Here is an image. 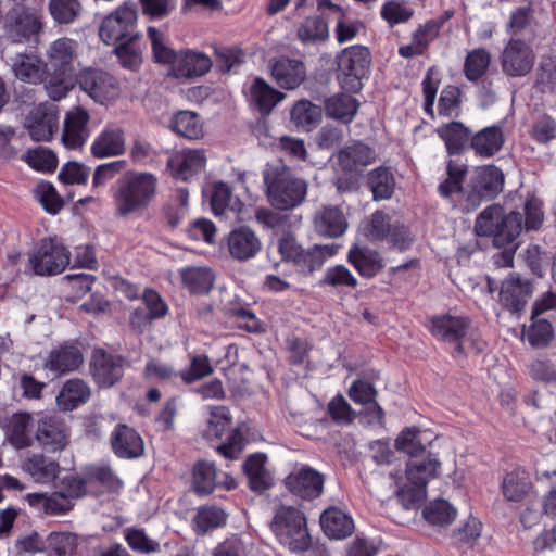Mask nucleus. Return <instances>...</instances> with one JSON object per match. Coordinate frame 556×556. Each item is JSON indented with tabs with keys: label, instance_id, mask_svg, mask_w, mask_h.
<instances>
[{
	"label": "nucleus",
	"instance_id": "1",
	"mask_svg": "<svg viewBox=\"0 0 556 556\" xmlns=\"http://www.w3.org/2000/svg\"><path fill=\"white\" fill-rule=\"evenodd\" d=\"M262 177L267 200L276 210H292L301 205L307 195V181L280 161L267 163Z\"/></svg>",
	"mask_w": 556,
	"mask_h": 556
},
{
	"label": "nucleus",
	"instance_id": "2",
	"mask_svg": "<svg viewBox=\"0 0 556 556\" xmlns=\"http://www.w3.org/2000/svg\"><path fill=\"white\" fill-rule=\"evenodd\" d=\"M157 179L150 173H130L118 179L114 193L116 214L121 217L146 208L156 192Z\"/></svg>",
	"mask_w": 556,
	"mask_h": 556
},
{
	"label": "nucleus",
	"instance_id": "3",
	"mask_svg": "<svg viewBox=\"0 0 556 556\" xmlns=\"http://www.w3.org/2000/svg\"><path fill=\"white\" fill-rule=\"evenodd\" d=\"M441 468V462L432 454L427 457L417 456L409 458L406 464L405 481L399 485V497L405 508L418 506L427 495L428 482L437 478Z\"/></svg>",
	"mask_w": 556,
	"mask_h": 556
},
{
	"label": "nucleus",
	"instance_id": "4",
	"mask_svg": "<svg viewBox=\"0 0 556 556\" xmlns=\"http://www.w3.org/2000/svg\"><path fill=\"white\" fill-rule=\"evenodd\" d=\"M270 529L279 543L292 553L306 552L312 545L306 517L299 508L288 505L277 507Z\"/></svg>",
	"mask_w": 556,
	"mask_h": 556
},
{
	"label": "nucleus",
	"instance_id": "5",
	"mask_svg": "<svg viewBox=\"0 0 556 556\" xmlns=\"http://www.w3.org/2000/svg\"><path fill=\"white\" fill-rule=\"evenodd\" d=\"M42 13L34 8L14 4L4 15L2 39L10 43L38 42L43 30Z\"/></svg>",
	"mask_w": 556,
	"mask_h": 556
},
{
	"label": "nucleus",
	"instance_id": "6",
	"mask_svg": "<svg viewBox=\"0 0 556 556\" xmlns=\"http://www.w3.org/2000/svg\"><path fill=\"white\" fill-rule=\"evenodd\" d=\"M231 416L225 406L211 410L204 438L208 441L224 440L216 451L228 459H237L244 450L245 438L239 429H231Z\"/></svg>",
	"mask_w": 556,
	"mask_h": 556
},
{
	"label": "nucleus",
	"instance_id": "7",
	"mask_svg": "<svg viewBox=\"0 0 556 556\" xmlns=\"http://www.w3.org/2000/svg\"><path fill=\"white\" fill-rule=\"evenodd\" d=\"M338 81L340 86L350 92H358L362 80L369 74L371 54L365 46H351L341 51L337 56Z\"/></svg>",
	"mask_w": 556,
	"mask_h": 556
},
{
	"label": "nucleus",
	"instance_id": "8",
	"mask_svg": "<svg viewBox=\"0 0 556 556\" xmlns=\"http://www.w3.org/2000/svg\"><path fill=\"white\" fill-rule=\"evenodd\" d=\"M70 251L56 239L43 238L28 258L30 271L37 276L61 274L70 264Z\"/></svg>",
	"mask_w": 556,
	"mask_h": 556
},
{
	"label": "nucleus",
	"instance_id": "9",
	"mask_svg": "<svg viewBox=\"0 0 556 556\" xmlns=\"http://www.w3.org/2000/svg\"><path fill=\"white\" fill-rule=\"evenodd\" d=\"M504 174L495 165H485L476 169L465 192L464 210H476L484 199L497 195L504 187Z\"/></svg>",
	"mask_w": 556,
	"mask_h": 556
},
{
	"label": "nucleus",
	"instance_id": "10",
	"mask_svg": "<svg viewBox=\"0 0 556 556\" xmlns=\"http://www.w3.org/2000/svg\"><path fill=\"white\" fill-rule=\"evenodd\" d=\"M126 365L127 361L124 356L97 348L92 351L89 370L99 388L109 389L122 380Z\"/></svg>",
	"mask_w": 556,
	"mask_h": 556
},
{
	"label": "nucleus",
	"instance_id": "11",
	"mask_svg": "<svg viewBox=\"0 0 556 556\" xmlns=\"http://www.w3.org/2000/svg\"><path fill=\"white\" fill-rule=\"evenodd\" d=\"M136 24L137 11L131 7H118L102 21L99 28L100 38L105 45L138 39Z\"/></svg>",
	"mask_w": 556,
	"mask_h": 556
},
{
	"label": "nucleus",
	"instance_id": "12",
	"mask_svg": "<svg viewBox=\"0 0 556 556\" xmlns=\"http://www.w3.org/2000/svg\"><path fill=\"white\" fill-rule=\"evenodd\" d=\"M427 328L438 341L453 345L456 353L465 351L459 340L468 333L470 319L459 315L440 314L429 318Z\"/></svg>",
	"mask_w": 556,
	"mask_h": 556
},
{
	"label": "nucleus",
	"instance_id": "13",
	"mask_svg": "<svg viewBox=\"0 0 556 556\" xmlns=\"http://www.w3.org/2000/svg\"><path fill=\"white\" fill-rule=\"evenodd\" d=\"M500 61L502 72L507 77H525L534 66L535 54L523 40L513 38L504 47Z\"/></svg>",
	"mask_w": 556,
	"mask_h": 556
},
{
	"label": "nucleus",
	"instance_id": "14",
	"mask_svg": "<svg viewBox=\"0 0 556 556\" xmlns=\"http://www.w3.org/2000/svg\"><path fill=\"white\" fill-rule=\"evenodd\" d=\"M77 84L96 102L105 103L118 96V83L110 73L98 68H86L77 76Z\"/></svg>",
	"mask_w": 556,
	"mask_h": 556
},
{
	"label": "nucleus",
	"instance_id": "15",
	"mask_svg": "<svg viewBox=\"0 0 556 556\" xmlns=\"http://www.w3.org/2000/svg\"><path fill=\"white\" fill-rule=\"evenodd\" d=\"M35 440L47 452H62L68 444L65 424L55 416H42L36 421Z\"/></svg>",
	"mask_w": 556,
	"mask_h": 556
},
{
	"label": "nucleus",
	"instance_id": "16",
	"mask_svg": "<svg viewBox=\"0 0 556 556\" xmlns=\"http://www.w3.org/2000/svg\"><path fill=\"white\" fill-rule=\"evenodd\" d=\"M532 286L519 274L513 273L503 282L500 290V303L511 314L519 316L531 298Z\"/></svg>",
	"mask_w": 556,
	"mask_h": 556
},
{
	"label": "nucleus",
	"instance_id": "17",
	"mask_svg": "<svg viewBox=\"0 0 556 556\" xmlns=\"http://www.w3.org/2000/svg\"><path fill=\"white\" fill-rule=\"evenodd\" d=\"M324 476L309 466L289 473L285 479L286 488L303 500L319 497L324 490Z\"/></svg>",
	"mask_w": 556,
	"mask_h": 556
},
{
	"label": "nucleus",
	"instance_id": "18",
	"mask_svg": "<svg viewBox=\"0 0 556 556\" xmlns=\"http://www.w3.org/2000/svg\"><path fill=\"white\" fill-rule=\"evenodd\" d=\"M84 363V353L78 343L64 341L52 349L45 361V368L58 375L77 370Z\"/></svg>",
	"mask_w": 556,
	"mask_h": 556
},
{
	"label": "nucleus",
	"instance_id": "19",
	"mask_svg": "<svg viewBox=\"0 0 556 556\" xmlns=\"http://www.w3.org/2000/svg\"><path fill=\"white\" fill-rule=\"evenodd\" d=\"M206 155L203 149H182L170 154L167 168L175 179L187 181L204 169Z\"/></svg>",
	"mask_w": 556,
	"mask_h": 556
},
{
	"label": "nucleus",
	"instance_id": "20",
	"mask_svg": "<svg viewBox=\"0 0 556 556\" xmlns=\"http://www.w3.org/2000/svg\"><path fill=\"white\" fill-rule=\"evenodd\" d=\"M522 220L523 217L521 213L511 211L509 214H506L492 236L493 244L497 248H507L508 245H513L510 249H506L501 255L504 266L513 265L514 252L517 248L515 241L521 233Z\"/></svg>",
	"mask_w": 556,
	"mask_h": 556
},
{
	"label": "nucleus",
	"instance_id": "21",
	"mask_svg": "<svg viewBox=\"0 0 556 556\" xmlns=\"http://www.w3.org/2000/svg\"><path fill=\"white\" fill-rule=\"evenodd\" d=\"M113 453L121 459H136L143 455L144 443L140 434L125 424H117L110 437Z\"/></svg>",
	"mask_w": 556,
	"mask_h": 556
},
{
	"label": "nucleus",
	"instance_id": "22",
	"mask_svg": "<svg viewBox=\"0 0 556 556\" xmlns=\"http://www.w3.org/2000/svg\"><path fill=\"white\" fill-rule=\"evenodd\" d=\"M26 127L33 140L49 141L58 129V114L54 105L40 104L26 118Z\"/></svg>",
	"mask_w": 556,
	"mask_h": 556
},
{
	"label": "nucleus",
	"instance_id": "23",
	"mask_svg": "<svg viewBox=\"0 0 556 556\" xmlns=\"http://www.w3.org/2000/svg\"><path fill=\"white\" fill-rule=\"evenodd\" d=\"M22 470L34 482L49 484L58 478L61 466L58 458L39 452L29 454L23 460Z\"/></svg>",
	"mask_w": 556,
	"mask_h": 556
},
{
	"label": "nucleus",
	"instance_id": "24",
	"mask_svg": "<svg viewBox=\"0 0 556 556\" xmlns=\"http://www.w3.org/2000/svg\"><path fill=\"white\" fill-rule=\"evenodd\" d=\"M270 74L279 87L293 90L305 80L306 67L301 60L281 56L271 62Z\"/></svg>",
	"mask_w": 556,
	"mask_h": 556
},
{
	"label": "nucleus",
	"instance_id": "25",
	"mask_svg": "<svg viewBox=\"0 0 556 556\" xmlns=\"http://www.w3.org/2000/svg\"><path fill=\"white\" fill-rule=\"evenodd\" d=\"M349 395L353 402L367 406L364 414L368 418V424L383 425L384 412L375 401L377 390L372 383L365 380H355L350 387Z\"/></svg>",
	"mask_w": 556,
	"mask_h": 556
},
{
	"label": "nucleus",
	"instance_id": "26",
	"mask_svg": "<svg viewBox=\"0 0 556 556\" xmlns=\"http://www.w3.org/2000/svg\"><path fill=\"white\" fill-rule=\"evenodd\" d=\"M227 244L230 255L241 262L253 258L262 248L260 238L247 226L230 231Z\"/></svg>",
	"mask_w": 556,
	"mask_h": 556
},
{
	"label": "nucleus",
	"instance_id": "27",
	"mask_svg": "<svg viewBox=\"0 0 556 556\" xmlns=\"http://www.w3.org/2000/svg\"><path fill=\"white\" fill-rule=\"evenodd\" d=\"M77 43L75 40L63 37L54 40L48 51L47 71L75 73L74 60Z\"/></svg>",
	"mask_w": 556,
	"mask_h": 556
},
{
	"label": "nucleus",
	"instance_id": "28",
	"mask_svg": "<svg viewBox=\"0 0 556 556\" xmlns=\"http://www.w3.org/2000/svg\"><path fill=\"white\" fill-rule=\"evenodd\" d=\"M213 65L212 60L202 52L179 51L172 68L177 78L199 77L206 74Z\"/></svg>",
	"mask_w": 556,
	"mask_h": 556
},
{
	"label": "nucleus",
	"instance_id": "29",
	"mask_svg": "<svg viewBox=\"0 0 556 556\" xmlns=\"http://www.w3.org/2000/svg\"><path fill=\"white\" fill-rule=\"evenodd\" d=\"M314 227L319 236L327 238L341 237L346 228L348 222L343 212L337 206H325L314 217Z\"/></svg>",
	"mask_w": 556,
	"mask_h": 556
},
{
	"label": "nucleus",
	"instance_id": "30",
	"mask_svg": "<svg viewBox=\"0 0 556 556\" xmlns=\"http://www.w3.org/2000/svg\"><path fill=\"white\" fill-rule=\"evenodd\" d=\"M90 396L91 389L85 380L79 378L68 379L56 396V405L61 410L72 412L87 403Z\"/></svg>",
	"mask_w": 556,
	"mask_h": 556
},
{
	"label": "nucleus",
	"instance_id": "31",
	"mask_svg": "<svg viewBox=\"0 0 556 556\" xmlns=\"http://www.w3.org/2000/svg\"><path fill=\"white\" fill-rule=\"evenodd\" d=\"M438 136L443 140L450 156L460 155L467 147L470 148L471 130L460 122H451L437 129Z\"/></svg>",
	"mask_w": 556,
	"mask_h": 556
},
{
	"label": "nucleus",
	"instance_id": "32",
	"mask_svg": "<svg viewBox=\"0 0 556 556\" xmlns=\"http://www.w3.org/2000/svg\"><path fill=\"white\" fill-rule=\"evenodd\" d=\"M266 462V454L255 453L243 463V471L248 478L249 486L254 492L262 493L274 484L273 476L265 467Z\"/></svg>",
	"mask_w": 556,
	"mask_h": 556
},
{
	"label": "nucleus",
	"instance_id": "33",
	"mask_svg": "<svg viewBox=\"0 0 556 556\" xmlns=\"http://www.w3.org/2000/svg\"><path fill=\"white\" fill-rule=\"evenodd\" d=\"M36 421L28 413L13 414L7 425V435L16 448H25L33 444L31 432H35Z\"/></svg>",
	"mask_w": 556,
	"mask_h": 556
},
{
	"label": "nucleus",
	"instance_id": "34",
	"mask_svg": "<svg viewBox=\"0 0 556 556\" xmlns=\"http://www.w3.org/2000/svg\"><path fill=\"white\" fill-rule=\"evenodd\" d=\"M320 525L327 536L337 540L350 536L355 529L352 517L337 507H330L321 514Z\"/></svg>",
	"mask_w": 556,
	"mask_h": 556
},
{
	"label": "nucleus",
	"instance_id": "35",
	"mask_svg": "<svg viewBox=\"0 0 556 556\" xmlns=\"http://www.w3.org/2000/svg\"><path fill=\"white\" fill-rule=\"evenodd\" d=\"M504 144V134L500 125H492L472 134L470 148L481 157H492Z\"/></svg>",
	"mask_w": 556,
	"mask_h": 556
},
{
	"label": "nucleus",
	"instance_id": "36",
	"mask_svg": "<svg viewBox=\"0 0 556 556\" xmlns=\"http://www.w3.org/2000/svg\"><path fill=\"white\" fill-rule=\"evenodd\" d=\"M376 152L371 147L356 141L339 151L338 162L344 172H353L358 167L372 164L376 161Z\"/></svg>",
	"mask_w": 556,
	"mask_h": 556
},
{
	"label": "nucleus",
	"instance_id": "37",
	"mask_svg": "<svg viewBox=\"0 0 556 556\" xmlns=\"http://www.w3.org/2000/svg\"><path fill=\"white\" fill-rule=\"evenodd\" d=\"M89 114L86 110L76 108L66 114L62 140L67 148L76 149L86 140V127Z\"/></svg>",
	"mask_w": 556,
	"mask_h": 556
},
{
	"label": "nucleus",
	"instance_id": "38",
	"mask_svg": "<svg viewBox=\"0 0 556 556\" xmlns=\"http://www.w3.org/2000/svg\"><path fill=\"white\" fill-rule=\"evenodd\" d=\"M348 261L364 278H372L383 268L382 258L377 251L358 244L350 249Z\"/></svg>",
	"mask_w": 556,
	"mask_h": 556
},
{
	"label": "nucleus",
	"instance_id": "39",
	"mask_svg": "<svg viewBox=\"0 0 556 556\" xmlns=\"http://www.w3.org/2000/svg\"><path fill=\"white\" fill-rule=\"evenodd\" d=\"M250 98L263 115H268L286 94L271 87L265 79L256 77L250 86Z\"/></svg>",
	"mask_w": 556,
	"mask_h": 556
},
{
	"label": "nucleus",
	"instance_id": "40",
	"mask_svg": "<svg viewBox=\"0 0 556 556\" xmlns=\"http://www.w3.org/2000/svg\"><path fill=\"white\" fill-rule=\"evenodd\" d=\"M324 106L327 117L349 125L354 119L359 103L351 94L342 92L327 98L324 102Z\"/></svg>",
	"mask_w": 556,
	"mask_h": 556
},
{
	"label": "nucleus",
	"instance_id": "41",
	"mask_svg": "<svg viewBox=\"0 0 556 556\" xmlns=\"http://www.w3.org/2000/svg\"><path fill=\"white\" fill-rule=\"evenodd\" d=\"M338 244H315L312 249H302L293 264L299 271L309 275L320 268L324 262L338 253Z\"/></svg>",
	"mask_w": 556,
	"mask_h": 556
},
{
	"label": "nucleus",
	"instance_id": "42",
	"mask_svg": "<svg viewBox=\"0 0 556 556\" xmlns=\"http://www.w3.org/2000/svg\"><path fill=\"white\" fill-rule=\"evenodd\" d=\"M124 152L125 137L121 128H105L91 146V153L98 159L117 156Z\"/></svg>",
	"mask_w": 556,
	"mask_h": 556
},
{
	"label": "nucleus",
	"instance_id": "43",
	"mask_svg": "<svg viewBox=\"0 0 556 556\" xmlns=\"http://www.w3.org/2000/svg\"><path fill=\"white\" fill-rule=\"evenodd\" d=\"M12 68L15 76L25 83L37 84L42 80L47 72L46 64L34 54L20 53L12 59Z\"/></svg>",
	"mask_w": 556,
	"mask_h": 556
},
{
	"label": "nucleus",
	"instance_id": "44",
	"mask_svg": "<svg viewBox=\"0 0 556 556\" xmlns=\"http://www.w3.org/2000/svg\"><path fill=\"white\" fill-rule=\"evenodd\" d=\"M172 131L189 140L203 137V124L199 114L192 111H179L173 115L169 123Z\"/></svg>",
	"mask_w": 556,
	"mask_h": 556
},
{
	"label": "nucleus",
	"instance_id": "45",
	"mask_svg": "<svg viewBox=\"0 0 556 556\" xmlns=\"http://www.w3.org/2000/svg\"><path fill=\"white\" fill-rule=\"evenodd\" d=\"M227 513L217 505H202L193 517L194 531L198 534H205L217 528L224 527L227 522Z\"/></svg>",
	"mask_w": 556,
	"mask_h": 556
},
{
	"label": "nucleus",
	"instance_id": "46",
	"mask_svg": "<svg viewBox=\"0 0 556 556\" xmlns=\"http://www.w3.org/2000/svg\"><path fill=\"white\" fill-rule=\"evenodd\" d=\"M217 470L215 464L198 460L192 469V489L199 496L210 495L216 488Z\"/></svg>",
	"mask_w": 556,
	"mask_h": 556
},
{
	"label": "nucleus",
	"instance_id": "47",
	"mask_svg": "<svg viewBox=\"0 0 556 556\" xmlns=\"http://www.w3.org/2000/svg\"><path fill=\"white\" fill-rule=\"evenodd\" d=\"M367 186L375 201L388 200L394 192V176L388 167H377L368 173Z\"/></svg>",
	"mask_w": 556,
	"mask_h": 556
},
{
	"label": "nucleus",
	"instance_id": "48",
	"mask_svg": "<svg viewBox=\"0 0 556 556\" xmlns=\"http://www.w3.org/2000/svg\"><path fill=\"white\" fill-rule=\"evenodd\" d=\"M47 80L45 89L49 98L53 101H59L65 98L68 92L77 84V76L75 73H64L47 71Z\"/></svg>",
	"mask_w": 556,
	"mask_h": 556
},
{
	"label": "nucleus",
	"instance_id": "49",
	"mask_svg": "<svg viewBox=\"0 0 556 556\" xmlns=\"http://www.w3.org/2000/svg\"><path fill=\"white\" fill-rule=\"evenodd\" d=\"M291 122L303 130H311L321 121L320 106L308 100L298 101L291 110Z\"/></svg>",
	"mask_w": 556,
	"mask_h": 556
},
{
	"label": "nucleus",
	"instance_id": "50",
	"mask_svg": "<svg viewBox=\"0 0 556 556\" xmlns=\"http://www.w3.org/2000/svg\"><path fill=\"white\" fill-rule=\"evenodd\" d=\"M457 515L456 508L444 498L429 502L422 510V516L432 526L445 527L451 525Z\"/></svg>",
	"mask_w": 556,
	"mask_h": 556
},
{
	"label": "nucleus",
	"instance_id": "51",
	"mask_svg": "<svg viewBox=\"0 0 556 556\" xmlns=\"http://www.w3.org/2000/svg\"><path fill=\"white\" fill-rule=\"evenodd\" d=\"M491 64V54L484 48H477L468 52L464 62V75L471 81L477 83L488 72Z\"/></svg>",
	"mask_w": 556,
	"mask_h": 556
},
{
	"label": "nucleus",
	"instance_id": "52",
	"mask_svg": "<svg viewBox=\"0 0 556 556\" xmlns=\"http://www.w3.org/2000/svg\"><path fill=\"white\" fill-rule=\"evenodd\" d=\"M241 201L235 197L225 182H216L211 195V206L215 215H224L228 211L236 213L241 210Z\"/></svg>",
	"mask_w": 556,
	"mask_h": 556
},
{
	"label": "nucleus",
	"instance_id": "53",
	"mask_svg": "<svg viewBox=\"0 0 556 556\" xmlns=\"http://www.w3.org/2000/svg\"><path fill=\"white\" fill-rule=\"evenodd\" d=\"M523 336L532 348L543 349L553 341L554 328L547 319L531 317L530 326L523 328Z\"/></svg>",
	"mask_w": 556,
	"mask_h": 556
},
{
	"label": "nucleus",
	"instance_id": "54",
	"mask_svg": "<svg viewBox=\"0 0 556 556\" xmlns=\"http://www.w3.org/2000/svg\"><path fill=\"white\" fill-rule=\"evenodd\" d=\"M296 34L303 43L325 41L329 36L327 21L318 15L308 16L298 27Z\"/></svg>",
	"mask_w": 556,
	"mask_h": 556
},
{
	"label": "nucleus",
	"instance_id": "55",
	"mask_svg": "<svg viewBox=\"0 0 556 556\" xmlns=\"http://www.w3.org/2000/svg\"><path fill=\"white\" fill-rule=\"evenodd\" d=\"M182 282L192 292L208 293L214 283V274L208 268L192 267L182 271Z\"/></svg>",
	"mask_w": 556,
	"mask_h": 556
},
{
	"label": "nucleus",
	"instance_id": "56",
	"mask_svg": "<svg viewBox=\"0 0 556 556\" xmlns=\"http://www.w3.org/2000/svg\"><path fill=\"white\" fill-rule=\"evenodd\" d=\"M505 216L503 206L498 204L485 207L476 219V233L480 237H492Z\"/></svg>",
	"mask_w": 556,
	"mask_h": 556
},
{
	"label": "nucleus",
	"instance_id": "57",
	"mask_svg": "<svg viewBox=\"0 0 556 556\" xmlns=\"http://www.w3.org/2000/svg\"><path fill=\"white\" fill-rule=\"evenodd\" d=\"M531 486L528 475L525 471L508 472L502 483L504 496L510 502H520Z\"/></svg>",
	"mask_w": 556,
	"mask_h": 556
},
{
	"label": "nucleus",
	"instance_id": "58",
	"mask_svg": "<svg viewBox=\"0 0 556 556\" xmlns=\"http://www.w3.org/2000/svg\"><path fill=\"white\" fill-rule=\"evenodd\" d=\"M420 430L417 427H406L395 439L394 446L399 452H403L409 458L426 455V446L420 438Z\"/></svg>",
	"mask_w": 556,
	"mask_h": 556
},
{
	"label": "nucleus",
	"instance_id": "59",
	"mask_svg": "<svg viewBox=\"0 0 556 556\" xmlns=\"http://www.w3.org/2000/svg\"><path fill=\"white\" fill-rule=\"evenodd\" d=\"M49 13L58 24L73 23L81 12L79 0H49Z\"/></svg>",
	"mask_w": 556,
	"mask_h": 556
},
{
	"label": "nucleus",
	"instance_id": "60",
	"mask_svg": "<svg viewBox=\"0 0 556 556\" xmlns=\"http://www.w3.org/2000/svg\"><path fill=\"white\" fill-rule=\"evenodd\" d=\"M88 483L97 482L109 492L117 491L123 482L109 465H91L85 471Z\"/></svg>",
	"mask_w": 556,
	"mask_h": 556
},
{
	"label": "nucleus",
	"instance_id": "61",
	"mask_svg": "<svg viewBox=\"0 0 556 556\" xmlns=\"http://www.w3.org/2000/svg\"><path fill=\"white\" fill-rule=\"evenodd\" d=\"M125 541L128 546L140 554L160 552V543L150 539L143 529L130 527L124 531Z\"/></svg>",
	"mask_w": 556,
	"mask_h": 556
},
{
	"label": "nucleus",
	"instance_id": "62",
	"mask_svg": "<svg viewBox=\"0 0 556 556\" xmlns=\"http://www.w3.org/2000/svg\"><path fill=\"white\" fill-rule=\"evenodd\" d=\"M320 286L355 289L357 287V279L344 265H336L327 268L320 280Z\"/></svg>",
	"mask_w": 556,
	"mask_h": 556
},
{
	"label": "nucleus",
	"instance_id": "63",
	"mask_svg": "<svg viewBox=\"0 0 556 556\" xmlns=\"http://www.w3.org/2000/svg\"><path fill=\"white\" fill-rule=\"evenodd\" d=\"M213 371L214 369L207 355H194L191 357L189 368L187 370L179 371V378L185 384H191L212 375Z\"/></svg>",
	"mask_w": 556,
	"mask_h": 556
},
{
	"label": "nucleus",
	"instance_id": "64",
	"mask_svg": "<svg viewBox=\"0 0 556 556\" xmlns=\"http://www.w3.org/2000/svg\"><path fill=\"white\" fill-rule=\"evenodd\" d=\"M34 192L42 207L50 214L59 213V211L64 206L63 199L51 182H39Z\"/></svg>",
	"mask_w": 556,
	"mask_h": 556
}]
</instances>
